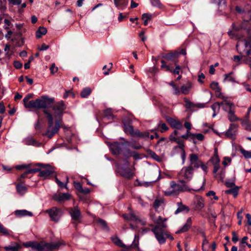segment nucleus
<instances>
[{
    "mask_svg": "<svg viewBox=\"0 0 251 251\" xmlns=\"http://www.w3.org/2000/svg\"><path fill=\"white\" fill-rule=\"evenodd\" d=\"M228 34L231 38L238 40L236 49L240 54L246 52L247 55H250L251 50L246 49L251 48V26L247 29L233 27V30L228 31Z\"/></svg>",
    "mask_w": 251,
    "mask_h": 251,
    "instance_id": "nucleus-1",
    "label": "nucleus"
},
{
    "mask_svg": "<svg viewBox=\"0 0 251 251\" xmlns=\"http://www.w3.org/2000/svg\"><path fill=\"white\" fill-rule=\"evenodd\" d=\"M33 97L32 94H28L23 99L24 106L26 108H32L36 110L46 109L50 107L54 102V98H49L47 96H42L39 99L29 100Z\"/></svg>",
    "mask_w": 251,
    "mask_h": 251,
    "instance_id": "nucleus-2",
    "label": "nucleus"
},
{
    "mask_svg": "<svg viewBox=\"0 0 251 251\" xmlns=\"http://www.w3.org/2000/svg\"><path fill=\"white\" fill-rule=\"evenodd\" d=\"M178 183L175 181H171L169 187L164 192L166 196L176 197L179 195L181 192L194 191L198 192L200 189H191L186 182L183 179H179Z\"/></svg>",
    "mask_w": 251,
    "mask_h": 251,
    "instance_id": "nucleus-3",
    "label": "nucleus"
},
{
    "mask_svg": "<svg viewBox=\"0 0 251 251\" xmlns=\"http://www.w3.org/2000/svg\"><path fill=\"white\" fill-rule=\"evenodd\" d=\"M44 113L46 115L48 121V127L46 132L43 133V135L46 136L49 138H51L55 134L57 133L62 124V120L59 119L55 121V126L53 127V117L50 112L45 109L43 110Z\"/></svg>",
    "mask_w": 251,
    "mask_h": 251,
    "instance_id": "nucleus-4",
    "label": "nucleus"
},
{
    "mask_svg": "<svg viewBox=\"0 0 251 251\" xmlns=\"http://www.w3.org/2000/svg\"><path fill=\"white\" fill-rule=\"evenodd\" d=\"M60 243H46L44 245L34 242L32 249L37 251H50L59 248Z\"/></svg>",
    "mask_w": 251,
    "mask_h": 251,
    "instance_id": "nucleus-5",
    "label": "nucleus"
},
{
    "mask_svg": "<svg viewBox=\"0 0 251 251\" xmlns=\"http://www.w3.org/2000/svg\"><path fill=\"white\" fill-rule=\"evenodd\" d=\"M194 175V169L192 166L183 167L178 174L179 179H183L187 183L192 178Z\"/></svg>",
    "mask_w": 251,
    "mask_h": 251,
    "instance_id": "nucleus-6",
    "label": "nucleus"
},
{
    "mask_svg": "<svg viewBox=\"0 0 251 251\" xmlns=\"http://www.w3.org/2000/svg\"><path fill=\"white\" fill-rule=\"evenodd\" d=\"M69 213L71 216L72 223L76 227L77 225L81 222L82 217L79 208L77 206L69 208Z\"/></svg>",
    "mask_w": 251,
    "mask_h": 251,
    "instance_id": "nucleus-7",
    "label": "nucleus"
},
{
    "mask_svg": "<svg viewBox=\"0 0 251 251\" xmlns=\"http://www.w3.org/2000/svg\"><path fill=\"white\" fill-rule=\"evenodd\" d=\"M151 230L154 234L157 240L160 244H162L166 242L167 232L162 228L155 226Z\"/></svg>",
    "mask_w": 251,
    "mask_h": 251,
    "instance_id": "nucleus-8",
    "label": "nucleus"
},
{
    "mask_svg": "<svg viewBox=\"0 0 251 251\" xmlns=\"http://www.w3.org/2000/svg\"><path fill=\"white\" fill-rule=\"evenodd\" d=\"M37 166H40L43 168L40 169L39 176L43 177L44 179H47L53 174L54 172L53 168L50 165H46L41 163H38Z\"/></svg>",
    "mask_w": 251,
    "mask_h": 251,
    "instance_id": "nucleus-9",
    "label": "nucleus"
},
{
    "mask_svg": "<svg viewBox=\"0 0 251 251\" xmlns=\"http://www.w3.org/2000/svg\"><path fill=\"white\" fill-rule=\"evenodd\" d=\"M46 212L49 214L51 220L55 222H58L63 214L62 209L56 207L47 209Z\"/></svg>",
    "mask_w": 251,
    "mask_h": 251,
    "instance_id": "nucleus-10",
    "label": "nucleus"
},
{
    "mask_svg": "<svg viewBox=\"0 0 251 251\" xmlns=\"http://www.w3.org/2000/svg\"><path fill=\"white\" fill-rule=\"evenodd\" d=\"M178 131L176 130H174V133L171 135V140L176 142L178 145L175 147L176 149H178L180 151V156L182 160V164L185 162L186 158V153L184 150V145L180 141H177V139L175 137H173V134L176 136L177 134Z\"/></svg>",
    "mask_w": 251,
    "mask_h": 251,
    "instance_id": "nucleus-11",
    "label": "nucleus"
},
{
    "mask_svg": "<svg viewBox=\"0 0 251 251\" xmlns=\"http://www.w3.org/2000/svg\"><path fill=\"white\" fill-rule=\"evenodd\" d=\"M118 173L127 179H132L134 176V173L130 168L120 167L118 168Z\"/></svg>",
    "mask_w": 251,
    "mask_h": 251,
    "instance_id": "nucleus-12",
    "label": "nucleus"
},
{
    "mask_svg": "<svg viewBox=\"0 0 251 251\" xmlns=\"http://www.w3.org/2000/svg\"><path fill=\"white\" fill-rule=\"evenodd\" d=\"M65 109L66 106L63 101L57 102L52 106V109L54 111L56 116H61Z\"/></svg>",
    "mask_w": 251,
    "mask_h": 251,
    "instance_id": "nucleus-13",
    "label": "nucleus"
},
{
    "mask_svg": "<svg viewBox=\"0 0 251 251\" xmlns=\"http://www.w3.org/2000/svg\"><path fill=\"white\" fill-rule=\"evenodd\" d=\"M124 146V144L118 142L111 143L109 145V148L112 153L115 155H118L121 153Z\"/></svg>",
    "mask_w": 251,
    "mask_h": 251,
    "instance_id": "nucleus-14",
    "label": "nucleus"
},
{
    "mask_svg": "<svg viewBox=\"0 0 251 251\" xmlns=\"http://www.w3.org/2000/svg\"><path fill=\"white\" fill-rule=\"evenodd\" d=\"M123 123L125 132L127 134H129L132 137H136V129H134L133 128V126L131 125L130 122H127L124 121Z\"/></svg>",
    "mask_w": 251,
    "mask_h": 251,
    "instance_id": "nucleus-15",
    "label": "nucleus"
},
{
    "mask_svg": "<svg viewBox=\"0 0 251 251\" xmlns=\"http://www.w3.org/2000/svg\"><path fill=\"white\" fill-rule=\"evenodd\" d=\"M202 236L204 239L202 242V249L203 251H215L217 247L216 243L215 242H212L211 244V250H210L208 246L209 242L206 238L204 233H202Z\"/></svg>",
    "mask_w": 251,
    "mask_h": 251,
    "instance_id": "nucleus-16",
    "label": "nucleus"
},
{
    "mask_svg": "<svg viewBox=\"0 0 251 251\" xmlns=\"http://www.w3.org/2000/svg\"><path fill=\"white\" fill-rule=\"evenodd\" d=\"M205 206L204 200L200 196H197L194 201V209L196 211L201 210Z\"/></svg>",
    "mask_w": 251,
    "mask_h": 251,
    "instance_id": "nucleus-17",
    "label": "nucleus"
},
{
    "mask_svg": "<svg viewBox=\"0 0 251 251\" xmlns=\"http://www.w3.org/2000/svg\"><path fill=\"white\" fill-rule=\"evenodd\" d=\"M190 165L189 166H193V168H199L201 167L202 162L199 160L198 156L195 153H192L190 155Z\"/></svg>",
    "mask_w": 251,
    "mask_h": 251,
    "instance_id": "nucleus-18",
    "label": "nucleus"
},
{
    "mask_svg": "<svg viewBox=\"0 0 251 251\" xmlns=\"http://www.w3.org/2000/svg\"><path fill=\"white\" fill-rule=\"evenodd\" d=\"M166 120L172 128L177 129H182L183 126L182 123L179 121L175 120L170 117H167Z\"/></svg>",
    "mask_w": 251,
    "mask_h": 251,
    "instance_id": "nucleus-19",
    "label": "nucleus"
},
{
    "mask_svg": "<svg viewBox=\"0 0 251 251\" xmlns=\"http://www.w3.org/2000/svg\"><path fill=\"white\" fill-rule=\"evenodd\" d=\"M214 2L217 3L219 5V9L222 12L223 14H227L230 11V8L228 7L226 4L225 0H213Z\"/></svg>",
    "mask_w": 251,
    "mask_h": 251,
    "instance_id": "nucleus-20",
    "label": "nucleus"
},
{
    "mask_svg": "<svg viewBox=\"0 0 251 251\" xmlns=\"http://www.w3.org/2000/svg\"><path fill=\"white\" fill-rule=\"evenodd\" d=\"M237 127V124H231L226 133V136L230 139H234Z\"/></svg>",
    "mask_w": 251,
    "mask_h": 251,
    "instance_id": "nucleus-21",
    "label": "nucleus"
},
{
    "mask_svg": "<svg viewBox=\"0 0 251 251\" xmlns=\"http://www.w3.org/2000/svg\"><path fill=\"white\" fill-rule=\"evenodd\" d=\"M192 220L191 217L187 218L185 224L176 232V234H179L187 231L192 226Z\"/></svg>",
    "mask_w": 251,
    "mask_h": 251,
    "instance_id": "nucleus-22",
    "label": "nucleus"
},
{
    "mask_svg": "<svg viewBox=\"0 0 251 251\" xmlns=\"http://www.w3.org/2000/svg\"><path fill=\"white\" fill-rule=\"evenodd\" d=\"M70 198L71 195L69 193H62L61 194L55 195L53 196V200L58 202L67 201L70 200Z\"/></svg>",
    "mask_w": 251,
    "mask_h": 251,
    "instance_id": "nucleus-23",
    "label": "nucleus"
},
{
    "mask_svg": "<svg viewBox=\"0 0 251 251\" xmlns=\"http://www.w3.org/2000/svg\"><path fill=\"white\" fill-rule=\"evenodd\" d=\"M177 208L175 212V214L176 215L180 212H186L188 213L190 211V208L188 206L184 205L181 202H178L176 203Z\"/></svg>",
    "mask_w": 251,
    "mask_h": 251,
    "instance_id": "nucleus-24",
    "label": "nucleus"
},
{
    "mask_svg": "<svg viewBox=\"0 0 251 251\" xmlns=\"http://www.w3.org/2000/svg\"><path fill=\"white\" fill-rule=\"evenodd\" d=\"M24 143L26 145H32L35 147H40L41 143L37 141L34 138L31 137H28L24 140Z\"/></svg>",
    "mask_w": 251,
    "mask_h": 251,
    "instance_id": "nucleus-25",
    "label": "nucleus"
},
{
    "mask_svg": "<svg viewBox=\"0 0 251 251\" xmlns=\"http://www.w3.org/2000/svg\"><path fill=\"white\" fill-rule=\"evenodd\" d=\"M112 241L116 245L126 249H129L132 246H126L123 243L122 241L116 236L112 237Z\"/></svg>",
    "mask_w": 251,
    "mask_h": 251,
    "instance_id": "nucleus-26",
    "label": "nucleus"
},
{
    "mask_svg": "<svg viewBox=\"0 0 251 251\" xmlns=\"http://www.w3.org/2000/svg\"><path fill=\"white\" fill-rule=\"evenodd\" d=\"M123 217L126 221H131L136 223H137V221L139 220V218L133 212L125 214L123 215Z\"/></svg>",
    "mask_w": 251,
    "mask_h": 251,
    "instance_id": "nucleus-27",
    "label": "nucleus"
},
{
    "mask_svg": "<svg viewBox=\"0 0 251 251\" xmlns=\"http://www.w3.org/2000/svg\"><path fill=\"white\" fill-rule=\"evenodd\" d=\"M16 188L17 192L21 196L24 195L27 191V187L25 185H22L21 184H16Z\"/></svg>",
    "mask_w": 251,
    "mask_h": 251,
    "instance_id": "nucleus-28",
    "label": "nucleus"
},
{
    "mask_svg": "<svg viewBox=\"0 0 251 251\" xmlns=\"http://www.w3.org/2000/svg\"><path fill=\"white\" fill-rule=\"evenodd\" d=\"M115 6L121 9H124L128 4V0H114Z\"/></svg>",
    "mask_w": 251,
    "mask_h": 251,
    "instance_id": "nucleus-29",
    "label": "nucleus"
},
{
    "mask_svg": "<svg viewBox=\"0 0 251 251\" xmlns=\"http://www.w3.org/2000/svg\"><path fill=\"white\" fill-rule=\"evenodd\" d=\"M104 117L108 120H113L115 118L113 115V112L111 108H107L104 112Z\"/></svg>",
    "mask_w": 251,
    "mask_h": 251,
    "instance_id": "nucleus-30",
    "label": "nucleus"
},
{
    "mask_svg": "<svg viewBox=\"0 0 251 251\" xmlns=\"http://www.w3.org/2000/svg\"><path fill=\"white\" fill-rule=\"evenodd\" d=\"M179 56V52L177 51H174V52H170L167 53L164 58L168 60H173L177 58Z\"/></svg>",
    "mask_w": 251,
    "mask_h": 251,
    "instance_id": "nucleus-31",
    "label": "nucleus"
},
{
    "mask_svg": "<svg viewBox=\"0 0 251 251\" xmlns=\"http://www.w3.org/2000/svg\"><path fill=\"white\" fill-rule=\"evenodd\" d=\"M239 187L234 186L228 190L225 191V193L226 194H232L234 198H236L239 192Z\"/></svg>",
    "mask_w": 251,
    "mask_h": 251,
    "instance_id": "nucleus-32",
    "label": "nucleus"
},
{
    "mask_svg": "<svg viewBox=\"0 0 251 251\" xmlns=\"http://www.w3.org/2000/svg\"><path fill=\"white\" fill-rule=\"evenodd\" d=\"M157 129L161 133H164L169 129V127L166 124L160 121L157 126Z\"/></svg>",
    "mask_w": 251,
    "mask_h": 251,
    "instance_id": "nucleus-33",
    "label": "nucleus"
},
{
    "mask_svg": "<svg viewBox=\"0 0 251 251\" xmlns=\"http://www.w3.org/2000/svg\"><path fill=\"white\" fill-rule=\"evenodd\" d=\"M135 133L136 134V137H140L145 139L149 138L150 136V132L149 131L141 132L138 129H136V132Z\"/></svg>",
    "mask_w": 251,
    "mask_h": 251,
    "instance_id": "nucleus-34",
    "label": "nucleus"
},
{
    "mask_svg": "<svg viewBox=\"0 0 251 251\" xmlns=\"http://www.w3.org/2000/svg\"><path fill=\"white\" fill-rule=\"evenodd\" d=\"M15 214L17 216L23 217L25 216H31L32 214L31 212L28 211L26 210H18L15 211Z\"/></svg>",
    "mask_w": 251,
    "mask_h": 251,
    "instance_id": "nucleus-35",
    "label": "nucleus"
},
{
    "mask_svg": "<svg viewBox=\"0 0 251 251\" xmlns=\"http://www.w3.org/2000/svg\"><path fill=\"white\" fill-rule=\"evenodd\" d=\"M47 32V30L45 27L40 26L36 31V36L37 38H40L42 35H45Z\"/></svg>",
    "mask_w": 251,
    "mask_h": 251,
    "instance_id": "nucleus-36",
    "label": "nucleus"
},
{
    "mask_svg": "<svg viewBox=\"0 0 251 251\" xmlns=\"http://www.w3.org/2000/svg\"><path fill=\"white\" fill-rule=\"evenodd\" d=\"M192 87L191 83L188 82L186 85H183L181 88V92L182 94L186 95L188 94L190 89Z\"/></svg>",
    "mask_w": 251,
    "mask_h": 251,
    "instance_id": "nucleus-37",
    "label": "nucleus"
},
{
    "mask_svg": "<svg viewBox=\"0 0 251 251\" xmlns=\"http://www.w3.org/2000/svg\"><path fill=\"white\" fill-rule=\"evenodd\" d=\"M227 110H228V118L230 122H233L239 120V119L235 116L233 111L231 110V108H228Z\"/></svg>",
    "mask_w": 251,
    "mask_h": 251,
    "instance_id": "nucleus-38",
    "label": "nucleus"
},
{
    "mask_svg": "<svg viewBox=\"0 0 251 251\" xmlns=\"http://www.w3.org/2000/svg\"><path fill=\"white\" fill-rule=\"evenodd\" d=\"M164 203V199L162 198L156 199L153 202V207L155 209H157L162 204Z\"/></svg>",
    "mask_w": 251,
    "mask_h": 251,
    "instance_id": "nucleus-39",
    "label": "nucleus"
},
{
    "mask_svg": "<svg viewBox=\"0 0 251 251\" xmlns=\"http://www.w3.org/2000/svg\"><path fill=\"white\" fill-rule=\"evenodd\" d=\"M221 99L223 100V101L225 102L226 105H227L228 108H231L232 106L233 105V103L230 101L229 98L225 96H223Z\"/></svg>",
    "mask_w": 251,
    "mask_h": 251,
    "instance_id": "nucleus-40",
    "label": "nucleus"
},
{
    "mask_svg": "<svg viewBox=\"0 0 251 251\" xmlns=\"http://www.w3.org/2000/svg\"><path fill=\"white\" fill-rule=\"evenodd\" d=\"M91 91V89L90 88H85L81 91L80 96L82 98H87L90 95Z\"/></svg>",
    "mask_w": 251,
    "mask_h": 251,
    "instance_id": "nucleus-41",
    "label": "nucleus"
},
{
    "mask_svg": "<svg viewBox=\"0 0 251 251\" xmlns=\"http://www.w3.org/2000/svg\"><path fill=\"white\" fill-rule=\"evenodd\" d=\"M151 15L149 13H144L142 15V19L144 21L145 25H147L148 24V21L151 20Z\"/></svg>",
    "mask_w": 251,
    "mask_h": 251,
    "instance_id": "nucleus-42",
    "label": "nucleus"
},
{
    "mask_svg": "<svg viewBox=\"0 0 251 251\" xmlns=\"http://www.w3.org/2000/svg\"><path fill=\"white\" fill-rule=\"evenodd\" d=\"M225 171L224 169H222L220 172L218 174H215V177L218 179L223 181L225 177Z\"/></svg>",
    "mask_w": 251,
    "mask_h": 251,
    "instance_id": "nucleus-43",
    "label": "nucleus"
},
{
    "mask_svg": "<svg viewBox=\"0 0 251 251\" xmlns=\"http://www.w3.org/2000/svg\"><path fill=\"white\" fill-rule=\"evenodd\" d=\"M184 101L185 102V107L187 109H191L195 107V105L192 102L190 101L186 98H184Z\"/></svg>",
    "mask_w": 251,
    "mask_h": 251,
    "instance_id": "nucleus-44",
    "label": "nucleus"
},
{
    "mask_svg": "<svg viewBox=\"0 0 251 251\" xmlns=\"http://www.w3.org/2000/svg\"><path fill=\"white\" fill-rule=\"evenodd\" d=\"M204 136L201 133H193L192 139L193 140L194 142L195 143V139H197L199 141H203L204 139Z\"/></svg>",
    "mask_w": 251,
    "mask_h": 251,
    "instance_id": "nucleus-45",
    "label": "nucleus"
},
{
    "mask_svg": "<svg viewBox=\"0 0 251 251\" xmlns=\"http://www.w3.org/2000/svg\"><path fill=\"white\" fill-rule=\"evenodd\" d=\"M150 1L153 6L157 7L159 9L163 8V5L160 2V0H150Z\"/></svg>",
    "mask_w": 251,
    "mask_h": 251,
    "instance_id": "nucleus-46",
    "label": "nucleus"
},
{
    "mask_svg": "<svg viewBox=\"0 0 251 251\" xmlns=\"http://www.w3.org/2000/svg\"><path fill=\"white\" fill-rule=\"evenodd\" d=\"M4 25L3 27L6 30H9L11 28L13 25L11 23V20L9 19H4Z\"/></svg>",
    "mask_w": 251,
    "mask_h": 251,
    "instance_id": "nucleus-47",
    "label": "nucleus"
},
{
    "mask_svg": "<svg viewBox=\"0 0 251 251\" xmlns=\"http://www.w3.org/2000/svg\"><path fill=\"white\" fill-rule=\"evenodd\" d=\"M161 67L162 68H165V70L170 72H172L173 71V67L166 65V62L164 60H161Z\"/></svg>",
    "mask_w": 251,
    "mask_h": 251,
    "instance_id": "nucleus-48",
    "label": "nucleus"
},
{
    "mask_svg": "<svg viewBox=\"0 0 251 251\" xmlns=\"http://www.w3.org/2000/svg\"><path fill=\"white\" fill-rule=\"evenodd\" d=\"M112 63H110L108 65H105L103 66L102 70L104 71L103 74L104 75H107L109 74V71L112 67Z\"/></svg>",
    "mask_w": 251,
    "mask_h": 251,
    "instance_id": "nucleus-49",
    "label": "nucleus"
},
{
    "mask_svg": "<svg viewBox=\"0 0 251 251\" xmlns=\"http://www.w3.org/2000/svg\"><path fill=\"white\" fill-rule=\"evenodd\" d=\"M125 144H126L127 145L131 147L132 148L135 149V150H140L142 148V146L140 145H135L134 143H130L128 141H125Z\"/></svg>",
    "mask_w": 251,
    "mask_h": 251,
    "instance_id": "nucleus-50",
    "label": "nucleus"
},
{
    "mask_svg": "<svg viewBox=\"0 0 251 251\" xmlns=\"http://www.w3.org/2000/svg\"><path fill=\"white\" fill-rule=\"evenodd\" d=\"M211 108L212 109V110L214 111V113L213 114V117H214L216 115V114H215L216 111V110L219 111L220 108L219 102H215L214 104H213L211 105Z\"/></svg>",
    "mask_w": 251,
    "mask_h": 251,
    "instance_id": "nucleus-51",
    "label": "nucleus"
},
{
    "mask_svg": "<svg viewBox=\"0 0 251 251\" xmlns=\"http://www.w3.org/2000/svg\"><path fill=\"white\" fill-rule=\"evenodd\" d=\"M19 248V245L17 244L15 246H9L8 247H5L4 248V249L6 251H18Z\"/></svg>",
    "mask_w": 251,
    "mask_h": 251,
    "instance_id": "nucleus-52",
    "label": "nucleus"
},
{
    "mask_svg": "<svg viewBox=\"0 0 251 251\" xmlns=\"http://www.w3.org/2000/svg\"><path fill=\"white\" fill-rule=\"evenodd\" d=\"M0 233L4 235H9V232L8 230L5 228L2 224L0 223Z\"/></svg>",
    "mask_w": 251,
    "mask_h": 251,
    "instance_id": "nucleus-53",
    "label": "nucleus"
},
{
    "mask_svg": "<svg viewBox=\"0 0 251 251\" xmlns=\"http://www.w3.org/2000/svg\"><path fill=\"white\" fill-rule=\"evenodd\" d=\"M210 161L211 162L212 164H219L220 162V160L219 158L218 155L216 154H215L214 156L211 157V158L210 160Z\"/></svg>",
    "mask_w": 251,
    "mask_h": 251,
    "instance_id": "nucleus-54",
    "label": "nucleus"
},
{
    "mask_svg": "<svg viewBox=\"0 0 251 251\" xmlns=\"http://www.w3.org/2000/svg\"><path fill=\"white\" fill-rule=\"evenodd\" d=\"M210 88L215 91L216 90H219L220 89L219 84L218 82L213 81L210 84Z\"/></svg>",
    "mask_w": 251,
    "mask_h": 251,
    "instance_id": "nucleus-55",
    "label": "nucleus"
},
{
    "mask_svg": "<svg viewBox=\"0 0 251 251\" xmlns=\"http://www.w3.org/2000/svg\"><path fill=\"white\" fill-rule=\"evenodd\" d=\"M97 223L100 225L102 227L106 228L107 227V224L105 221L102 219H99L97 221Z\"/></svg>",
    "mask_w": 251,
    "mask_h": 251,
    "instance_id": "nucleus-56",
    "label": "nucleus"
},
{
    "mask_svg": "<svg viewBox=\"0 0 251 251\" xmlns=\"http://www.w3.org/2000/svg\"><path fill=\"white\" fill-rule=\"evenodd\" d=\"M243 125L245 126L247 130H251V122L249 120H246L243 122Z\"/></svg>",
    "mask_w": 251,
    "mask_h": 251,
    "instance_id": "nucleus-57",
    "label": "nucleus"
},
{
    "mask_svg": "<svg viewBox=\"0 0 251 251\" xmlns=\"http://www.w3.org/2000/svg\"><path fill=\"white\" fill-rule=\"evenodd\" d=\"M241 152L244 157L246 158H251V151H247L244 150H242Z\"/></svg>",
    "mask_w": 251,
    "mask_h": 251,
    "instance_id": "nucleus-58",
    "label": "nucleus"
},
{
    "mask_svg": "<svg viewBox=\"0 0 251 251\" xmlns=\"http://www.w3.org/2000/svg\"><path fill=\"white\" fill-rule=\"evenodd\" d=\"M30 165L29 164H28V165L23 164V165H21L16 166L15 167V168L17 170H23L24 169L29 168L30 167Z\"/></svg>",
    "mask_w": 251,
    "mask_h": 251,
    "instance_id": "nucleus-59",
    "label": "nucleus"
},
{
    "mask_svg": "<svg viewBox=\"0 0 251 251\" xmlns=\"http://www.w3.org/2000/svg\"><path fill=\"white\" fill-rule=\"evenodd\" d=\"M248 239V237L247 236H245L242 239V240L240 243V246H242V245H244V244H246L249 248H251V244H249L248 243H246V241Z\"/></svg>",
    "mask_w": 251,
    "mask_h": 251,
    "instance_id": "nucleus-60",
    "label": "nucleus"
},
{
    "mask_svg": "<svg viewBox=\"0 0 251 251\" xmlns=\"http://www.w3.org/2000/svg\"><path fill=\"white\" fill-rule=\"evenodd\" d=\"M50 72L52 74H54L55 73L57 72L58 71V68L55 66V64H52L50 66Z\"/></svg>",
    "mask_w": 251,
    "mask_h": 251,
    "instance_id": "nucleus-61",
    "label": "nucleus"
},
{
    "mask_svg": "<svg viewBox=\"0 0 251 251\" xmlns=\"http://www.w3.org/2000/svg\"><path fill=\"white\" fill-rule=\"evenodd\" d=\"M74 186L76 189H77L79 192L82 189V186L79 182H75Z\"/></svg>",
    "mask_w": 251,
    "mask_h": 251,
    "instance_id": "nucleus-62",
    "label": "nucleus"
},
{
    "mask_svg": "<svg viewBox=\"0 0 251 251\" xmlns=\"http://www.w3.org/2000/svg\"><path fill=\"white\" fill-rule=\"evenodd\" d=\"M193 133H191L190 131H187L186 134L181 136V138L184 139H187L189 137L192 138Z\"/></svg>",
    "mask_w": 251,
    "mask_h": 251,
    "instance_id": "nucleus-63",
    "label": "nucleus"
},
{
    "mask_svg": "<svg viewBox=\"0 0 251 251\" xmlns=\"http://www.w3.org/2000/svg\"><path fill=\"white\" fill-rule=\"evenodd\" d=\"M181 70V67L179 66H176V68L174 70H173L172 73L174 75H179L180 73V70Z\"/></svg>",
    "mask_w": 251,
    "mask_h": 251,
    "instance_id": "nucleus-64",
    "label": "nucleus"
}]
</instances>
